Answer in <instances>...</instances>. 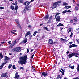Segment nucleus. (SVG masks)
Returning <instances> with one entry per match:
<instances>
[{
    "mask_svg": "<svg viewBox=\"0 0 79 79\" xmlns=\"http://www.w3.org/2000/svg\"><path fill=\"white\" fill-rule=\"evenodd\" d=\"M27 38H26V39H25V40H23V43H26L27 42Z\"/></svg>",
    "mask_w": 79,
    "mask_h": 79,
    "instance_id": "f704fd0d",
    "label": "nucleus"
},
{
    "mask_svg": "<svg viewBox=\"0 0 79 79\" xmlns=\"http://www.w3.org/2000/svg\"><path fill=\"white\" fill-rule=\"evenodd\" d=\"M34 56V54H33V55H32V56H31V59H33Z\"/></svg>",
    "mask_w": 79,
    "mask_h": 79,
    "instance_id": "052dcab7",
    "label": "nucleus"
},
{
    "mask_svg": "<svg viewBox=\"0 0 79 79\" xmlns=\"http://www.w3.org/2000/svg\"><path fill=\"white\" fill-rule=\"evenodd\" d=\"M60 13H57L56 15L55 16L57 17L59 14H60Z\"/></svg>",
    "mask_w": 79,
    "mask_h": 79,
    "instance_id": "3c124183",
    "label": "nucleus"
},
{
    "mask_svg": "<svg viewBox=\"0 0 79 79\" xmlns=\"http://www.w3.org/2000/svg\"><path fill=\"white\" fill-rule=\"evenodd\" d=\"M15 22H16V23H17V26L19 27V28L21 29L22 28L20 24L19 21L17 19H16Z\"/></svg>",
    "mask_w": 79,
    "mask_h": 79,
    "instance_id": "423d86ee",
    "label": "nucleus"
},
{
    "mask_svg": "<svg viewBox=\"0 0 79 79\" xmlns=\"http://www.w3.org/2000/svg\"><path fill=\"white\" fill-rule=\"evenodd\" d=\"M27 7H25L24 9L23 10V12L24 13H25L26 12V11L28 10Z\"/></svg>",
    "mask_w": 79,
    "mask_h": 79,
    "instance_id": "f3484780",
    "label": "nucleus"
},
{
    "mask_svg": "<svg viewBox=\"0 0 79 79\" xmlns=\"http://www.w3.org/2000/svg\"><path fill=\"white\" fill-rule=\"evenodd\" d=\"M23 0H18V2L20 3H23Z\"/></svg>",
    "mask_w": 79,
    "mask_h": 79,
    "instance_id": "c9c22d12",
    "label": "nucleus"
},
{
    "mask_svg": "<svg viewBox=\"0 0 79 79\" xmlns=\"http://www.w3.org/2000/svg\"><path fill=\"white\" fill-rule=\"evenodd\" d=\"M8 43L9 44H11V42L10 41H9Z\"/></svg>",
    "mask_w": 79,
    "mask_h": 79,
    "instance_id": "bf43d9fd",
    "label": "nucleus"
},
{
    "mask_svg": "<svg viewBox=\"0 0 79 79\" xmlns=\"http://www.w3.org/2000/svg\"><path fill=\"white\" fill-rule=\"evenodd\" d=\"M72 30V28H69V31L68 32V33H69V32H71Z\"/></svg>",
    "mask_w": 79,
    "mask_h": 79,
    "instance_id": "a18cd8bd",
    "label": "nucleus"
},
{
    "mask_svg": "<svg viewBox=\"0 0 79 79\" xmlns=\"http://www.w3.org/2000/svg\"><path fill=\"white\" fill-rule=\"evenodd\" d=\"M44 29H46L47 31H49V30L48 29V28L47 27H44Z\"/></svg>",
    "mask_w": 79,
    "mask_h": 79,
    "instance_id": "79ce46f5",
    "label": "nucleus"
},
{
    "mask_svg": "<svg viewBox=\"0 0 79 79\" xmlns=\"http://www.w3.org/2000/svg\"><path fill=\"white\" fill-rule=\"evenodd\" d=\"M15 44L13 42L11 44L10 46L12 47L14 46L15 45Z\"/></svg>",
    "mask_w": 79,
    "mask_h": 79,
    "instance_id": "a19ab883",
    "label": "nucleus"
},
{
    "mask_svg": "<svg viewBox=\"0 0 79 79\" xmlns=\"http://www.w3.org/2000/svg\"><path fill=\"white\" fill-rule=\"evenodd\" d=\"M49 17V15L48 14V13H47V15L44 17V18L45 19H46L48 20V19Z\"/></svg>",
    "mask_w": 79,
    "mask_h": 79,
    "instance_id": "ddd939ff",
    "label": "nucleus"
},
{
    "mask_svg": "<svg viewBox=\"0 0 79 79\" xmlns=\"http://www.w3.org/2000/svg\"><path fill=\"white\" fill-rule=\"evenodd\" d=\"M71 6H66L64 7V8L66 9V10L68 9L71 8Z\"/></svg>",
    "mask_w": 79,
    "mask_h": 79,
    "instance_id": "dca6fc26",
    "label": "nucleus"
},
{
    "mask_svg": "<svg viewBox=\"0 0 79 79\" xmlns=\"http://www.w3.org/2000/svg\"><path fill=\"white\" fill-rule=\"evenodd\" d=\"M67 3H66V2H63V5L64 6H67Z\"/></svg>",
    "mask_w": 79,
    "mask_h": 79,
    "instance_id": "58836bf2",
    "label": "nucleus"
},
{
    "mask_svg": "<svg viewBox=\"0 0 79 79\" xmlns=\"http://www.w3.org/2000/svg\"><path fill=\"white\" fill-rule=\"evenodd\" d=\"M20 60L18 61V63L20 65H24L27 63V56L25 55L23 57H22L19 58Z\"/></svg>",
    "mask_w": 79,
    "mask_h": 79,
    "instance_id": "f257e3e1",
    "label": "nucleus"
},
{
    "mask_svg": "<svg viewBox=\"0 0 79 79\" xmlns=\"http://www.w3.org/2000/svg\"><path fill=\"white\" fill-rule=\"evenodd\" d=\"M73 79H79V77H76L75 78H73Z\"/></svg>",
    "mask_w": 79,
    "mask_h": 79,
    "instance_id": "13d9d810",
    "label": "nucleus"
},
{
    "mask_svg": "<svg viewBox=\"0 0 79 79\" xmlns=\"http://www.w3.org/2000/svg\"><path fill=\"white\" fill-rule=\"evenodd\" d=\"M48 72V71H47L46 72H44L42 73V76H44V77H46L48 75L47 72Z\"/></svg>",
    "mask_w": 79,
    "mask_h": 79,
    "instance_id": "1a4fd4ad",
    "label": "nucleus"
},
{
    "mask_svg": "<svg viewBox=\"0 0 79 79\" xmlns=\"http://www.w3.org/2000/svg\"><path fill=\"white\" fill-rule=\"evenodd\" d=\"M4 66V64H2L0 66V69H2Z\"/></svg>",
    "mask_w": 79,
    "mask_h": 79,
    "instance_id": "4be33fe9",
    "label": "nucleus"
},
{
    "mask_svg": "<svg viewBox=\"0 0 79 79\" xmlns=\"http://www.w3.org/2000/svg\"><path fill=\"white\" fill-rule=\"evenodd\" d=\"M18 7H19L18 5H15V10L17 11L18 10Z\"/></svg>",
    "mask_w": 79,
    "mask_h": 79,
    "instance_id": "393cba45",
    "label": "nucleus"
},
{
    "mask_svg": "<svg viewBox=\"0 0 79 79\" xmlns=\"http://www.w3.org/2000/svg\"><path fill=\"white\" fill-rule=\"evenodd\" d=\"M77 71L78 73H79V64H77Z\"/></svg>",
    "mask_w": 79,
    "mask_h": 79,
    "instance_id": "b1692460",
    "label": "nucleus"
},
{
    "mask_svg": "<svg viewBox=\"0 0 79 79\" xmlns=\"http://www.w3.org/2000/svg\"><path fill=\"white\" fill-rule=\"evenodd\" d=\"M12 51H16L17 52H20L21 50V48L20 47H18L12 49Z\"/></svg>",
    "mask_w": 79,
    "mask_h": 79,
    "instance_id": "20e7f679",
    "label": "nucleus"
},
{
    "mask_svg": "<svg viewBox=\"0 0 79 79\" xmlns=\"http://www.w3.org/2000/svg\"><path fill=\"white\" fill-rule=\"evenodd\" d=\"M8 76V73L7 72L2 73L1 74V77L3 78V77H6Z\"/></svg>",
    "mask_w": 79,
    "mask_h": 79,
    "instance_id": "39448f33",
    "label": "nucleus"
},
{
    "mask_svg": "<svg viewBox=\"0 0 79 79\" xmlns=\"http://www.w3.org/2000/svg\"><path fill=\"white\" fill-rule=\"evenodd\" d=\"M12 64H10L8 66V68L9 69H10L12 67Z\"/></svg>",
    "mask_w": 79,
    "mask_h": 79,
    "instance_id": "2f4dec72",
    "label": "nucleus"
},
{
    "mask_svg": "<svg viewBox=\"0 0 79 79\" xmlns=\"http://www.w3.org/2000/svg\"><path fill=\"white\" fill-rule=\"evenodd\" d=\"M10 8L12 10H13L15 9V7L13 6L12 5L11 6Z\"/></svg>",
    "mask_w": 79,
    "mask_h": 79,
    "instance_id": "473e14b6",
    "label": "nucleus"
},
{
    "mask_svg": "<svg viewBox=\"0 0 79 79\" xmlns=\"http://www.w3.org/2000/svg\"><path fill=\"white\" fill-rule=\"evenodd\" d=\"M5 42H1V44H4Z\"/></svg>",
    "mask_w": 79,
    "mask_h": 79,
    "instance_id": "69168bd1",
    "label": "nucleus"
},
{
    "mask_svg": "<svg viewBox=\"0 0 79 79\" xmlns=\"http://www.w3.org/2000/svg\"><path fill=\"white\" fill-rule=\"evenodd\" d=\"M12 68L14 69H16V67L14 65H13Z\"/></svg>",
    "mask_w": 79,
    "mask_h": 79,
    "instance_id": "49530a36",
    "label": "nucleus"
},
{
    "mask_svg": "<svg viewBox=\"0 0 79 79\" xmlns=\"http://www.w3.org/2000/svg\"><path fill=\"white\" fill-rule=\"evenodd\" d=\"M1 9H4V8L1 6Z\"/></svg>",
    "mask_w": 79,
    "mask_h": 79,
    "instance_id": "680f3d73",
    "label": "nucleus"
},
{
    "mask_svg": "<svg viewBox=\"0 0 79 79\" xmlns=\"http://www.w3.org/2000/svg\"><path fill=\"white\" fill-rule=\"evenodd\" d=\"M64 26V25L63 24L61 23H59V24L57 25V28H58L59 27H60V26Z\"/></svg>",
    "mask_w": 79,
    "mask_h": 79,
    "instance_id": "6ab92c4d",
    "label": "nucleus"
},
{
    "mask_svg": "<svg viewBox=\"0 0 79 79\" xmlns=\"http://www.w3.org/2000/svg\"><path fill=\"white\" fill-rule=\"evenodd\" d=\"M15 79H21V78L20 77V76L18 75V73L16 72L15 73V76L14 77Z\"/></svg>",
    "mask_w": 79,
    "mask_h": 79,
    "instance_id": "0eeeda50",
    "label": "nucleus"
},
{
    "mask_svg": "<svg viewBox=\"0 0 79 79\" xmlns=\"http://www.w3.org/2000/svg\"><path fill=\"white\" fill-rule=\"evenodd\" d=\"M46 77H47V78H51V77L50 75H47L46 76Z\"/></svg>",
    "mask_w": 79,
    "mask_h": 79,
    "instance_id": "4c0bfd02",
    "label": "nucleus"
},
{
    "mask_svg": "<svg viewBox=\"0 0 79 79\" xmlns=\"http://www.w3.org/2000/svg\"><path fill=\"white\" fill-rule=\"evenodd\" d=\"M13 43L15 44L17 43L16 40H15V41L13 42Z\"/></svg>",
    "mask_w": 79,
    "mask_h": 79,
    "instance_id": "5fc2aeb1",
    "label": "nucleus"
},
{
    "mask_svg": "<svg viewBox=\"0 0 79 79\" xmlns=\"http://www.w3.org/2000/svg\"><path fill=\"white\" fill-rule=\"evenodd\" d=\"M45 36H43L42 37V38H41V39H43L45 37Z\"/></svg>",
    "mask_w": 79,
    "mask_h": 79,
    "instance_id": "338daca9",
    "label": "nucleus"
},
{
    "mask_svg": "<svg viewBox=\"0 0 79 79\" xmlns=\"http://www.w3.org/2000/svg\"><path fill=\"white\" fill-rule=\"evenodd\" d=\"M67 12H68V13H71V11L70 10H67Z\"/></svg>",
    "mask_w": 79,
    "mask_h": 79,
    "instance_id": "6e6d98bb",
    "label": "nucleus"
},
{
    "mask_svg": "<svg viewBox=\"0 0 79 79\" xmlns=\"http://www.w3.org/2000/svg\"><path fill=\"white\" fill-rule=\"evenodd\" d=\"M61 2H62L61 1H59L53 3V5L52 6V9L55 8L57 7L58 4L61 3Z\"/></svg>",
    "mask_w": 79,
    "mask_h": 79,
    "instance_id": "7ed1b4c3",
    "label": "nucleus"
},
{
    "mask_svg": "<svg viewBox=\"0 0 79 79\" xmlns=\"http://www.w3.org/2000/svg\"><path fill=\"white\" fill-rule=\"evenodd\" d=\"M0 57L2 59L3 57V56L2 54L1 53H0Z\"/></svg>",
    "mask_w": 79,
    "mask_h": 79,
    "instance_id": "bb28decb",
    "label": "nucleus"
},
{
    "mask_svg": "<svg viewBox=\"0 0 79 79\" xmlns=\"http://www.w3.org/2000/svg\"><path fill=\"white\" fill-rule=\"evenodd\" d=\"M73 31H72V32L71 33V35L70 36V38H72V36H73Z\"/></svg>",
    "mask_w": 79,
    "mask_h": 79,
    "instance_id": "c756f323",
    "label": "nucleus"
},
{
    "mask_svg": "<svg viewBox=\"0 0 79 79\" xmlns=\"http://www.w3.org/2000/svg\"><path fill=\"white\" fill-rule=\"evenodd\" d=\"M74 10H78V7L76 6H75V8H74Z\"/></svg>",
    "mask_w": 79,
    "mask_h": 79,
    "instance_id": "c85d7f7f",
    "label": "nucleus"
},
{
    "mask_svg": "<svg viewBox=\"0 0 79 79\" xmlns=\"http://www.w3.org/2000/svg\"><path fill=\"white\" fill-rule=\"evenodd\" d=\"M79 54L78 53H75L74 52H73L72 53H70L68 55V56L69 57V58H71L73 56H75L76 57H79L77 55H79Z\"/></svg>",
    "mask_w": 79,
    "mask_h": 79,
    "instance_id": "f03ea898",
    "label": "nucleus"
},
{
    "mask_svg": "<svg viewBox=\"0 0 79 79\" xmlns=\"http://www.w3.org/2000/svg\"><path fill=\"white\" fill-rule=\"evenodd\" d=\"M49 20H52V19L53 18V16H51L50 17H49Z\"/></svg>",
    "mask_w": 79,
    "mask_h": 79,
    "instance_id": "a878e982",
    "label": "nucleus"
},
{
    "mask_svg": "<svg viewBox=\"0 0 79 79\" xmlns=\"http://www.w3.org/2000/svg\"><path fill=\"white\" fill-rule=\"evenodd\" d=\"M48 44H53V40L52 39H50L48 40Z\"/></svg>",
    "mask_w": 79,
    "mask_h": 79,
    "instance_id": "9d476101",
    "label": "nucleus"
},
{
    "mask_svg": "<svg viewBox=\"0 0 79 79\" xmlns=\"http://www.w3.org/2000/svg\"><path fill=\"white\" fill-rule=\"evenodd\" d=\"M19 69L20 70H24V67H20Z\"/></svg>",
    "mask_w": 79,
    "mask_h": 79,
    "instance_id": "72a5a7b5",
    "label": "nucleus"
},
{
    "mask_svg": "<svg viewBox=\"0 0 79 79\" xmlns=\"http://www.w3.org/2000/svg\"><path fill=\"white\" fill-rule=\"evenodd\" d=\"M51 29H52V30H53L54 29V27H51Z\"/></svg>",
    "mask_w": 79,
    "mask_h": 79,
    "instance_id": "774afa93",
    "label": "nucleus"
},
{
    "mask_svg": "<svg viewBox=\"0 0 79 79\" xmlns=\"http://www.w3.org/2000/svg\"><path fill=\"white\" fill-rule=\"evenodd\" d=\"M61 70L62 71H61ZM59 72H60V73H65V71L62 68H60V70H59Z\"/></svg>",
    "mask_w": 79,
    "mask_h": 79,
    "instance_id": "2eb2a0df",
    "label": "nucleus"
},
{
    "mask_svg": "<svg viewBox=\"0 0 79 79\" xmlns=\"http://www.w3.org/2000/svg\"><path fill=\"white\" fill-rule=\"evenodd\" d=\"M52 23V21L50 20H48L46 23V24H50Z\"/></svg>",
    "mask_w": 79,
    "mask_h": 79,
    "instance_id": "5701e85b",
    "label": "nucleus"
},
{
    "mask_svg": "<svg viewBox=\"0 0 79 79\" xmlns=\"http://www.w3.org/2000/svg\"><path fill=\"white\" fill-rule=\"evenodd\" d=\"M8 61H6L5 62H3L2 63V64H4V65L7 63Z\"/></svg>",
    "mask_w": 79,
    "mask_h": 79,
    "instance_id": "09e8293b",
    "label": "nucleus"
},
{
    "mask_svg": "<svg viewBox=\"0 0 79 79\" xmlns=\"http://www.w3.org/2000/svg\"><path fill=\"white\" fill-rule=\"evenodd\" d=\"M75 67L74 65L70 67V68L72 69H73Z\"/></svg>",
    "mask_w": 79,
    "mask_h": 79,
    "instance_id": "37998d69",
    "label": "nucleus"
},
{
    "mask_svg": "<svg viewBox=\"0 0 79 79\" xmlns=\"http://www.w3.org/2000/svg\"><path fill=\"white\" fill-rule=\"evenodd\" d=\"M74 22L75 23H77V22L78 19L77 17H75L73 19Z\"/></svg>",
    "mask_w": 79,
    "mask_h": 79,
    "instance_id": "a211bd4d",
    "label": "nucleus"
},
{
    "mask_svg": "<svg viewBox=\"0 0 79 79\" xmlns=\"http://www.w3.org/2000/svg\"><path fill=\"white\" fill-rule=\"evenodd\" d=\"M10 59V58H9V57H8L7 56H5V59H4V61H7V60H9Z\"/></svg>",
    "mask_w": 79,
    "mask_h": 79,
    "instance_id": "412c9836",
    "label": "nucleus"
},
{
    "mask_svg": "<svg viewBox=\"0 0 79 79\" xmlns=\"http://www.w3.org/2000/svg\"><path fill=\"white\" fill-rule=\"evenodd\" d=\"M28 27L29 28H31V27H32V26H31V25H29Z\"/></svg>",
    "mask_w": 79,
    "mask_h": 79,
    "instance_id": "603ef678",
    "label": "nucleus"
},
{
    "mask_svg": "<svg viewBox=\"0 0 79 79\" xmlns=\"http://www.w3.org/2000/svg\"><path fill=\"white\" fill-rule=\"evenodd\" d=\"M77 45L74 44L70 45L69 47V48H72V47H77Z\"/></svg>",
    "mask_w": 79,
    "mask_h": 79,
    "instance_id": "f8f14e48",
    "label": "nucleus"
},
{
    "mask_svg": "<svg viewBox=\"0 0 79 79\" xmlns=\"http://www.w3.org/2000/svg\"><path fill=\"white\" fill-rule=\"evenodd\" d=\"M60 40L61 41H64L65 40V39L63 38H61L60 39Z\"/></svg>",
    "mask_w": 79,
    "mask_h": 79,
    "instance_id": "c03bdc74",
    "label": "nucleus"
},
{
    "mask_svg": "<svg viewBox=\"0 0 79 79\" xmlns=\"http://www.w3.org/2000/svg\"><path fill=\"white\" fill-rule=\"evenodd\" d=\"M11 33L12 34H14L15 33H14L13 31H12Z\"/></svg>",
    "mask_w": 79,
    "mask_h": 79,
    "instance_id": "0e129e2a",
    "label": "nucleus"
},
{
    "mask_svg": "<svg viewBox=\"0 0 79 79\" xmlns=\"http://www.w3.org/2000/svg\"><path fill=\"white\" fill-rule=\"evenodd\" d=\"M27 11L30 10L31 9V6L29 5L27 6Z\"/></svg>",
    "mask_w": 79,
    "mask_h": 79,
    "instance_id": "aec40b11",
    "label": "nucleus"
},
{
    "mask_svg": "<svg viewBox=\"0 0 79 79\" xmlns=\"http://www.w3.org/2000/svg\"><path fill=\"white\" fill-rule=\"evenodd\" d=\"M31 34L30 31H29L28 32H27L26 35H25V37H26L27 36H28Z\"/></svg>",
    "mask_w": 79,
    "mask_h": 79,
    "instance_id": "4468645a",
    "label": "nucleus"
},
{
    "mask_svg": "<svg viewBox=\"0 0 79 79\" xmlns=\"http://www.w3.org/2000/svg\"><path fill=\"white\" fill-rule=\"evenodd\" d=\"M32 69L34 72L35 71V68L33 67V66H32Z\"/></svg>",
    "mask_w": 79,
    "mask_h": 79,
    "instance_id": "ea45409f",
    "label": "nucleus"
},
{
    "mask_svg": "<svg viewBox=\"0 0 79 79\" xmlns=\"http://www.w3.org/2000/svg\"><path fill=\"white\" fill-rule=\"evenodd\" d=\"M37 33V31L34 32L33 34V36H35Z\"/></svg>",
    "mask_w": 79,
    "mask_h": 79,
    "instance_id": "cd10ccee",
    "label": "nucleus"
},
{
    "mask_svg": "<svg viewBox=\"0 0 79 79\" xmlns=\"http://www.w3.org/2000/svg\"><path fill=\"white\" fill-rule=\"evenodd\" d=\"M60 16H58L57 17V18L56 19V21L57 22H59L60 21Z\"/></svg>",
    "mask_w": 79,
    "mask_h": 79,
    "instance_id": "9b49d317",
    "label": "nucleus"
},
{
    "mask_svg": "<svg viewBox=\"0 0 79 79\" xmlns=\"http://www.w3.org/2000/svg\"><path fill=\"white\" fill-rule=\"evenodd\" d=\"M76 41H77L78 43H79V39H76Z\"/></svg>",
    "mask_w": 79,
    "mask_h": 79,
    "instance_id": "864d4df0",
    "label": "nucleus"
},
{
    "mask_svg": "<svg viewBox=\"0 0 79 79\" xmlns=\"http://www.w3.org/2000/svg\"><path fill=\"white\" fill-rule=\"evenodd\" d=\"M33 36V35H30L29 36V37H30L29 38V39H30V40H31V38H32V36Z\"/></svg>",
    "mask_w": 79,
    "mask_h": 79,
    "instance_id": "de8ad7c7",
    "label": "nucleus"
},
{
    "mask_svg": "<svg viewBox=\"0 0 79 79\" xmlns=\"http://www.w3.org/2000/svg\"><path fill=\"white\" fill-rule=\"evenodd\" d=\"M30 2L28 1H26L24 3H23V4L24 5V6H26V7H27L29 5Z\"/></svg>",
    "mask_w": 79,
    "mask_h": 79,
    "instance_id": "6e6552de",
    "label": "nucleus"
},
{
    "mask_svg": "<svg viewBox=\"0 0 79 79\" xmlns=\"http://www.w3.org/2000/svg\"><path fill=\"white\" fill-rule=\"evenodd\" d=\"M63 75H61V76H60V79H62V78H63Z\"/></svg>",
    "mask_w": 79,
    "mask_h": 79,
    "instance_id": "e2e57ef3",
    "label": "nucleus"
},
{
    "mask_svg": "<svg viewBox=\"0 0 79 79\" xmlns=\"http://www.w3.org/2000/svg\"><path fill=\"white\" fill-rule=\"evenodd\" d=\"M73 20H72V19L70 20V23H73Z\"/></svg>",
    "mask_w": 79,
    "mask_h": 79,
    "instance_id": "8fccbe9b",
    "label": "nucleus"
},
{
    "mask_svg": "<svg viewBox=\"0 0 79 79\" xmlns=\"http://www.w3.org/2000/svg\"><path fill=\"white\" fill-rule=\"evenodd\" d=\"M67 12V10H65L63 11V12H62V13L64 14L66 13Z\"/></svg>",
    "mask_w": 79,
    "mask_h": 79,
    "instance_id": "e433bc0d",
    "label": "nucleus"
},
{
    "mask_svg": "<svg viewBox=\"0 0 79 79\" xmlns=\"http://www.w3.org/2000/svg\"><path fill=\"white\" fill-rule=\"evenodd\" d=\"M56 79H61L60 75H58L57 76Z\"/></svg>",
    "mask_w": 79,
    "mask_h": 79,
    "instance_id": "7c9ffc66",
    "label": "nucleus"
},
{
    "mask_svg": "<svg viewBox=\"0 0 79 79\" xmlns=\"http://www.w3.org/2000/svg\"><path fill=\"white\" fill-rule=\"evenodd\" d=\"M29 52V49H27V53H28Z\"/></svg>",
    "mask_w": 79,
    "mask_h": 79,
    "instance_id": "4d7b16f0",
    "label": "nucleus"
}]
</instances>
